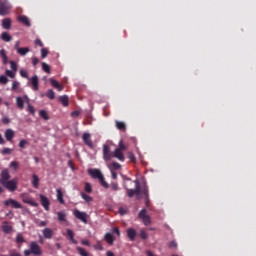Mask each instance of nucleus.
I'll return each instance as SVG.
<instances>
[{
	"label": "nucleus",
	"mask_w": 256,
	"mask_h": 256,
	"mask_svg": "<svg viewBox=\"0 0 256 256\" xmlns=\"http://www.w3.org/2000/svg\"><path fill=\"white\" fill-rule=\"evenodd\" d=\"M135 189H129V184L127 182H124V189L127 191L128 197H133L136 195L137 199H141V195H143L146 203V207H149V189L145 187L141 192V185L139 184V180H135Z\"/></svg>",
	"instance_id": "nucleus-1"
},
{
	"label": "nucleus",
	"mask_w": 256,
	"mask_h": 256,
	"mask_svg": "<svg viewBox=\"0 0 256 256\" xmlns=\"http://www.w3.org/2000/svg\"><path fill=\"white\" fill-rule=\"evenodd\" d=\"M88 174L92 177V179H98L100 185L104 187V189H109V184L107 181H105V176H103L101 170L97 168L89 169Z\"/></svg>",
	"instance_id": "nucleus-2"
},
{
	"label": "nucleus",
	"mask_w": 256,
	"mask_h": 256,
	"mask_svg": "<svg viewBox=\"0 0 256 256\" xmlns=\"http://www.w3.org/2000/svg\"><path fill=\"white\" fill-rule=\"evenodd\" d=\"M17 183H18L17 178H14L12 180H8V181L4 182L2 185L6 189H8V191L13 192V191H17Z\"/></svg>",
	"instance_id": "nucleus-3"
},
{
	"label": "nucleus",
	"mask_w": 256,
	"mask_h": 256,
	"mask_svg": "<svg viewBox=\"0 0 256 256\" xmlns=\"http://www.w3.org/2000/svg\"><path fill=\"white\" fill-rule=\"evenodd\" d=\"M74 217H76V219H79V221H81L82 223H85V225H87L88 221L87 219H89V215L86 214V212H81L79 210H74L73 212Z\"/></svg>",
	"instance_id": "nucleus-4"
},
{
	"label": "nucleus",
	"mask_w": 256,
	"mask_h": 256,
	"mask_svg": "<svg viewBox=\"0 0 256 256\" xmlns=\"http://www.w3.org/2000/svg\"><path fill=\"white\" fill-rule=\"evenodd\" d=\"M138 219H141L144 225H151V217L147 215V210L142 209L138 214Z\"/></svg>",
	"instance_id": "nucleus-5"
},
{
	"label": "nucleus",
	"mask_w": 256,
	"mask_h": 256,
	"mask_svg": "<svg viewBox=\"0 0 256 256\" xmlns=\"http://www.w3.org/2000/svg\"><path fill=\"white\" fill-rule=\"evenodd\" d=\"M9 11H11V4L7 0L0 2V15H9Z\"/></svg>",
	"instance_id": "nucleus-6"
},
{
	"label": "nucleus",
	"mask_w": 256,
	"mask_h": 256,
	"mask_svg": "<svg viewBox=\"0 0 256 256\" xmlns=\"http://www.w3.org/2000/svg\"><path fill=\"white\" fill-rule=\"evenodd\" d=\"M30 250L32 252V255H43V251L41 250V246L37 242H31L30 245Z\"/></svg>",
	"instance_id": "nucleus-7"
},
{
	"label": "nucleus",
	"mask_w": 256,
	"mask_h": 256,
	"mask_svg": "<svg viewBox=\"0 0 256 256\" xmlns=\"http://www.w3.org/2000/svg\"><path fill=\"white\" fill-rule=\"evenodd\" d=\"M21 199L23 203H26L27 205H31V207H39V204L33 201V199H31V197H29V195L27 194H22Z\"/></svg>",
	"instance_id": "nucleus-8"
},
{
	"label": "nucleus",
	"mask_w": 256,
	"mask_h": 256,
	"mask_svg": "<svg viewBox=\"0 0 256 256\" xmlns=\"http://www.w3.org/2000/svg\"><path fill=\"white\" fill-rule=\"evenodd\" d=\"M5 207H9L10 205H12V207L14 209H22L23 205H21V203H19L17 200L15 199H8L4 202Z\"/></svg>",
	"instance_id": "nucleus-9"
},
{
	"label": "nucleus",
	"mask_w": 256,
	"mask_h": 256,
	"mask_svg": "<svg viewBox=\"0 0 256 256\" xmlns=\"http://www.w3.org/2000/svg\"><path fill=\"white\" fill-rule=\"evenodd\" d=\"M111 148L109 147V145L104 144L103 145V159L104 161H111Z\"/></svg>",
	"instance_id": "nucleus-10"
},
{
	"label": "nucleus",
	"mask_w": 256,
	"mask_h": 256,
	"mask_svg": "<svg viewBox=\"0 0 256 256\" xmlns=\"http://www.w3.org/2000/svg\"><path fill=\"white\" fill-rule=\"evenodd\" d=\"M40 202L42 207H44L45 211H49V206L51 205L49 198H47V196L43 194H40Z\"/></svg>",
	"instance_id": "nucleus-11"
},
{
	"label": "nucleus",
	"mask_w": 256,
	"mask_h": 256,
	"mask_svg": "<svg viewBox=\"0 0 256 256\" xmlns=\"http://www.w3.org/2000/svg\"><path fill=\"white\" fill-rule=\"evenodd\" d=\"M82 139H83L85 145H87L88 147L93 149V141L91 140V134H89L88 132H85L82 135Z\"/></svg>",
	"instance_id": "nucleus-12"
},
{
	"label": "nucleus",
	"mask_w": 256,
	"mask_h": 256,
	"mask_svg": "<svg viewBox=\"0 0 256 256\" xmlns=\"http://www.w3.org/2000/svg\"><path fill=\"white\" fill-rule=\"evenodd\" d=\"M112 157H115V159H118V161H125V156L123 155V151L118 148H116L114 152H112Z\"/></svg>",
	"instance_id": "nucleus-13"
},
{
	"label": "nucleus",
	"mask_w": 256,
	"mask_h": 256,
	"mask_svg": "<svg viewBox=\"0 0 256 256\" xmlns=\"http://www.w3.org/2000/svg\"><path fill=\"white\" fill-rule=\"evenodd\" d=\"M9 179H11V175L9 174V170H7V169L2 170L1 179H0L1 185L6 183Z\"/></svg>",
	"instance_id": "nucleus-14"
},
{
	"label": "nucleus",
	"mask_w": 256,
	"mask_h": 256,
	"mask_svg": "<svg viewBox=\"0 0 256 256\" xmlns=\"http://www.w3.org/2000/svg\"><path fill=\"white\" fill-rule=\"evenodd\" d=\"M42 235H43L44 239H53V235H55V233L53 232V229H51V228H44L42 230Z\"/></svg>",
	"instance_id": "nucleus-15"
},
{
	"label": "nucleus",
	"mask_w": 256,
	"mask_h": 256,
	"mask_svg": "<svg viewBox=\"0 0 256 256\" xmlns=\"http://www.w3.org/2000/svg\"><path fill=\"white\" fill-rule=\"evenodd\" d=\"M31 84L33 91H39V77L37 75L31 78Z\"/></svg>",
	"instance_id": "nucleus-16"
},
{
	"label": "nucleus",
	"mask_w": 256,
	"mask_h": 256,
	"mask_svg": "<svg viewBox=\"0 0 256 256\" xmlns=\"http://www.w3.org/2000/svg\"><path fill=\"white\" fill-rule=\"evenodd\" d=\"M127 236L130 239V241H135V237H137V231L133 228H129L127 230Z\"/></svg>",
	"instance_id": "nucleus-17"
},
{
	"label": "nucleus",
	"mask_w": 256,
	"mask_h": 256,
	"mask_svg": "<svg viewBox=\"0 0 256 256\" xmlns=\"http://www.w3.org/2000/svg\"><path fill=\"white\" fill-rule=\"evenodd\" d=\"M2 230L4 233H6V235H9V233H11V231H13V226L9 225V223L4 222L2 224Z\"/></svg>",
	"instance_id": "nucleus-18"
},
{
	"label": "nucleus",
	"mask_w": 256,
	"mask_h": 256,
	"mask_svg": "<svg viewBox=\"0 0 256 256\" xmlns=\"http://www.w3.org/2000/svg\"><path fill=\"white\" fill-rule=\"evenodd\" d=\"M0 56L2 59L3 65H7V63H9V58L7 57V52L5 51V49L0 50Z\"/></svg>",
	"instance_id": "nucleus-19"
},
{
	"label": "nucleus",
	"mask_w": 256,
	"mask_h": 256,
	"mask_svg": "<svg viewBox=\"0 0 256 256\" xmlns=\"http://www.w3.org/2000/svg\"><path fill=\"white\" fill-rule=\"evenodd\" d=\"M49 82L51 83L52 87H55V89H58L59 91H63V86L57 82V80L50 78Z\"/></svg>",
	"instance_id": "nucleus-20"
},
{
	"label": "nucleus",
	"mask_w": 256,
	"mask_h": 256,
	"mask_svg": "<svg viewBox=\"0 0 256 256\" xmlns=\"http://www.w3.org/2000/svg\"><path fill=\"white\" fill-rule=\"evenodd\" d=\"M67 237H69L70 241L74 243V245H77V240H75V233H73V230L67 229L66 230Z\"/></svg>",
	"instance_id": "nucleus-21"
},
{
	"label": "nucleus",
	"mask_w": 256,
	"mask_h": 256,
	"mask_svg": "<svg viewBox=\"0 0 256 256\" xmlns=\"http://www.w3.org/2000/svg\"><path fill=\"white\" fill-rule=\"evenodd\" d=\"M4 135L8 141H12L13 137H15V132L12 129H7Z\"/></svg>",
	"instance_id": "nucleus-22"
},
{
	"label": "nucleus",
	"mask_w": 256,
	"mask_h": 256,
	"mask_svg": "<svg viewBox=\"0 0 256 256\" xmlns=\"http://www.w3.org/2000/svg\"><path fill=\"white\" fill-rule=\"evenodd\" d=\"M115 123H116V128L119 131H125L127 129V125L125 124V122H121L119 120H116Z\"/></svg>",
	"instance_id": "nucleus-23"
},
{
	"label": "nucleus",
	"mask_w": 256,
	"mask_h": 256,
	"mask_svg": "<svg viewBox=\"0 0 256 256\" xmlns=\"http://www.w3.org/2000/svg\"><path fill=\"white\" fill-rule=\"evenodd\" d=\"M18 20L20 21V23L26 25V27H31V22L29 21V18L27 16H19Z\"/></svg>",
	"instance_id": "nucleus-24"
},
{
	"label": "nucleus",
	"mask_w": 256,
	"mask_h": 256,
	"mask_svg": "<svg viewBox=\"0 0 256 256\" xmlns=\"http://www.w3.org/2000/svg\"><path fill=\"white\" fill-rule=\"evenodd\" d=\"M30 51L31 49H29V47H22L17 50V53L18 55H21V57H25V55H27V53H29Z\"/></svg>",
	"instance_id": "nucleus-25"
},
{
	"label": "nucleus",
	"mask_w": 256,
	"mask_h": 256,
	"mask_svg": "<svg viewBox=\"0 0 256 256\" xmlns=\"http://www.w3.org/2000/svg\"><path fill=\"white\" fill-rule=\"evenodd\" d=\"M3 29H11V18H5L2 20Z\"/></svg>",
	"instance_id": "nucleus-26"
},
{
	"label": "nucleus",
	"mask_w": 256,
	"mask_h": 256,
	"mask_svg": "<svg viewBox=\"0 0 256 256\" xmlns=\"http://www.w3.org/2000/svg\"><path fill=\"white\" fill-rule=\"evenodd\" d=\"M58 101H60V103H62L64 107H67V105H69V97L67 95L60 96L58 98Z\"/></svg>",
	"instance_id": "nucleus-27"
},
{
	"label": "nucleus",
	"mask_w": 256,
	"mask_h": 256,
	"mask_svg": "<svg viewBox=\"0 0 256 256\" xmlns=\"http://www.w3.org/2000/svg\"><path fill=\"white\" fill-rule=\"evenodd\" d=\"M1 39H2V41H5L6 43H9V41H12L13 37H11V35H9V33L3 32L1 34Z\"/></svg>",
	"instance_id": "nucleus-28"
},
{
	"label": "nucleus",
	"mask_w": 256,
	"mask_h": 256,
	"mask_svg": "<svg viewBox=\"0 0 256 256\" xmlns=\"http://www.w3.org/2000/svg\"><path fill=\"white\" fill-rule=\"evenodd\" d=\"M105 241H107V243H108L109 245H113V242L115 241V238L113 237V234L107 233V234L105 235Z\"/></svg>",
	"instance_id": "nucleus-29"
},
{
	"label": "nucleus",
	"mask_w": 256,
	"mask_h": 256,
	"mask_svg": "<svg viewBox=\"0 0 256 256\" xmlns=\"http://www.w3.org/2000/svg\"><path fill=\"white\" fill-rule=\"evenodd\" d=\"M16 105H17L18 109H23L25 107V102L23 101V98L17 97Z\"/></svg>",
	"instance_id": "nucleus-30"
},
{
	"label": "nucleus",
	"mask_w": 256,
	"mask_h": 256,
	"mask_svg": "<svg viewBox=\"0 0 256 256\" xmlns=\"http://www.w3.org/2000/svg\"><path fill=\"white\" fill-rule=\"evenodd\" d=\"M58 221H67V214L63 211L57 212Z\"/></svg>",
	"instance_id": "nucleus-31"
},
{
	"label": "nucleus",
	"mask_w": 256,
	"mask_h": 256,
	"mask_svg": "<svg viewBox=\"0 0 256 256\" xmlns=\"http://www.w3.org/2000/svg\"><path fill=\"white\" fill-rule=\"evenodd\" d=\"M56 193H57V199L59 203L63 205V203H65V200H63V192L61 191V189H57Z\"/></svg>",
	"instance_id": "nucleus-32"
},
{
	"label": "nucleus",
	"mask_w": 256,
	"mask_h": 256,
	"mask_svg": "<svg viewBox=\"0 0 256 256\" xmlns=\"http://www.w3.org/2000/svg\"><path fill=\"white\" fill-rule=\"evenodd\" d=\"M32 179H33V181H32L33 187H35V189H39V177L34 174L32 176Z\"/></svg>",
	"instance_id": "nucleus-33"
},
{
	"label": "nucleus",
	"mask_w": 256,
	"mask_h": 256,
	"mask_svg": "<svg viewBox=\"0 0 256 256\" xmlns=\"http://www.w3.org/2000/svg\"><path fill=\"white\" fill-rule=\"evenodd\" d=\"M76 249H77L79 255H81V256H89V252L87 250H85L84 248L77 247Z\"/></svg>",
	"instance_id": "nucleus-34"
},
{
	"label": "nucleus",
	"mask_w": 256,
	"mask_h": 256,
	"mask_svg": "<svg viewBox=\"0 0 256 256\" xmlns=\"http://www.w3.org/2000/svg\"><path fill=\"white\" fill-rule=\"evenodd\" d=\"M81 197L82 199H84V201H86V203H91V201H93V198L83 192H81Z\"/></svg>",
	"instance_id": "nucleus-35"
},
{
	"label": "nucleus",
	"mask_w": 256,
	"mask_h": 256,
	"mask_svg": "<svg viewBox=\"0 0 256 256\" xmlns=\"http://www.w3.org/2000/svg\"><path fill=\"white\" fill-rule=\"evenodd\" d=\"M39 115L40 117H42V119H44L45 121H49V116L47 115V112L45 110H40L39 111Z\"/></svg>",
	"instance_id": "nucleus-36"
},
{
	"label": "nucleus",
	"mask_w": 256,
	"mask_h": 256,
	"mask_svg": "<svg viewBox=\"0 0 256 256\" xmlns=\"http://www.w3.org/2000/svg\"><path fill=\"white\" fill-rule=\"evenodd\" d=\"M42 69L45 71V73H51V67L45 62L42 63Z\"/></svg>",
	"instance_id": "nucleus-37"
},
{
	"label": "nucleus",
	"mask_w": 256,
	"mask_h": 256,
	"mask_svg": "<svg viewBox=\"0 0 256 256\" xmlns=\"http://www.w3.org/2000/svg\"><path fill=\"white\" fill-rule=\"evenodd\" d=\"M2 155H11L13 153V149L11 148H4L1 150Z\"/></svg>",
	"instance_id": "nucleus-38"
},
{
	"label": "nucleus",
	"mask_w": 256,
	"mask_h": 256,
	"mask_svg": "<svg viewBox=\"0 0 256 256\" xmlns=\"http://www.w3.org/2000/svg\"><path fill=\"white\" fill-rule=\"evenodd\" d=\"M46 96H47L49 99L53 100V99H55V92H54L53 90L49 89V90L47 91V93H46Z\"/></svg>",
	"instance_id": "nucleus-39"
},
{
	"label": "nucleus",
	"mask_w": 256,
	"mask_h": 256,
	"mask_svg": "<svg viewBox=\"0 0 256 256\" xmlns=\"http://www.w3.org/2000/svg\"><path fill=\"white\" fill-rule=\"evenodd\" d=\"M0 83L2 85H7V83H9V79L7 78V76L5 75L0 76Z\"/></svg>",
	"instance_id": "nucleus-40"
},
{
	"label": "nucleus",
	"mask_w": 256,
	"mask_h": 256,
	"mask_svg": "<svg viewBox=\"0 0 256 256\" xmlns=\"http://www.w3.org/2000/svg\"><path fill=\"white\" fill-rule=\"evenodd\" d=\"M16 243H25V238H23V235L17 234L16 236Z\"/></svg>",
	"instance_id": "nucleus-41"
},
{
	"label": "nucleus",
	"mask_w": 256,
	"mask_h": 256,
	"mask_svg": "<svg viewBox=\"0 0 256 256\" xmlns=\"http://www.w3.org/2000/svg\"><path fill=\"white\" fill-rule=\"evenodd\" d=\"M20 75H21L24 79H29V74H28L27 70H25V69H21V70H20Z\"/></svg>",
	"instance_id": "nucleus-42"
},
{
	"label": "nucleus",
	"mask_w": 256,
	"mask_h": 256,
	"mask_svg": "<svg viewBox=\"0 0 256 256\" xmlns=\"http://www.w3.org/2000/svg\"><path fill=\"white\" fill-rule=\"evenodd\" d=\"M128 159H130L132 163H135L137 161L135 154H133L132 152H128Z\"/></svg>",
	"instance_id": "nucleus-43"
},
{
	"label": "nucleus",
	"mask_w": 256,
	"mask_h": 256,
	"mask_svg": "<svg viewBox=\"0 0 256 256\" xmlns=\"http://www.w3.org/2000/svg\"><path fill=\"white\" fill-rule=\"evenodd\" d=\"M84 191H86V193H93V189L91 188V184L85 183Z\"/></svg>",
	"instance_id": "nucleus-44"
},
{
	"label": "nucleus",
	"mask_w": 256,
	"mask_h": 256,
	"mask_svg": "<svg viewBox=\"0 0 256 256\" xmlns=\"http://www.w3.org/2000/svg\"><path fill=\"white\" fill-rule=\"evenodd\" d=\"M35 223L38 225V227H47V221L36 220Z\"/></svg>",
	"instance_id": "nucleus-45"
},
{
	"label": "nucleus",
	"mask_w": 256,
	"mask_h": 256,
	"mask_svg": "<svg viewBox=\"0 0 256 256\" xmlns=\"http://www.w3.org/2000/svg\"><path fill=\"white\" fill-rule=\"evenodd\" d=\"M19 85H21V83H19L18 81H13L12 91H17V89H19Z\"/></svg>",
	"instance_id": "nucleus-46"
},
{
	"label": "nucleus",
	"mask_w": 256,
	"mask_h": 256,
	"mask_svg": "<svg viewBox=\"0 0 256 256\" xmlns=\"http://www.w3.org/2000/svg\"><path fill=\"white\" fill-rule=\"evenodd\" d=\"M118 149H120V151H127V146L123 144V140H120Z\"/></svg>",
	"instance_id": "nucleus-47"
},
{
	"label": "nucleus",
	"mask_w": 256,
	"mask_h": 256,
	"mask_svg": "<svg viewBox=\"0 0 256 256\" xmlns=\"http://www.w3.org/2000/svg\"><path fill=\"white\" fill-rule=\"evenodd\" d=\"M10 67L14 73H17V64L14 61H10Z\"/></svg>",
	"instance_id": "nucleus-48"
},
{
	"label": "nucleus",
	"mask_w": 256,
	"mask_h": 256,
	"mask_svg": "<svg viewBox=\"0 0 256 256\" xmlns=\"http://www.w3.org/2000/svg\"><path fill=\"white\" fill-rule=\"evenodd\" d=\"M7 77H10L11 79H15V72L11 70H6Z\"/></svg>",
	"instance_id": "nucleus-49"
},
{
	"label": "nucleus",
	"mask_w": 256,
	"mask_h": 256,
	"mask_svg": "<svg viewBox=\"0 0 256 256\" xmlns=\"http://www.w3.org/2000/svg\"><path fill=\"white\" fill-rule=\"evenodd\" d=\"M111 167L117 171V170L121 169V164H119L117 162H112Z\"/></svg>",
	"instance_id": "nucleus-50"
},
{
	"label": "nucleus",
	"mask_w": 256,
	"mask_h": 256,
	"mask_svg": "<svg viewBox=\"0 0 256 256\" xmlns=\"http://www.w3.org/2000/svg\"><path fill=\"white\" fill-rule=\"evenodd\" d=\"M122 178H123V181L124 183H127V185H132L133 182H131V178L125 176V175H122Z\"/></svg>",
	"instance_id": "nucleus-51"
},
{
	"label": "nucleus",
	"mask_w": 256,
	"mask_h": 256,
	"mask_svg": "<svg viewBox=\"0 0 256 256\" xmlns=\"http://www.w3.org/2000/svg\"><path fill=\"white\" fill-rule=\"evenodd\" d=\"M140 237L141 239H148L149 235L147 234V232H145V230H141Z\"/></svg>",
	"instance_id": "nucleus-52"
},
{
	"label": "nucleus",
	"mask_w": 256,
	"mask_h": 256,
	"mask_svg": "<svg viewBox=\"0 0 256 256\" xmlns=\"http://www.w3.org/2000/svg\"><path fill=\"white\" fill-rule=\"evenodd\" d=\"M47 55H49V51H47V49L43 48L41 50V57H42V59H45V57H47Z\"/></svg>",
	"instance_id": "nucleus-53"
},
{
	"label": "nucleus",
	"mask_w": 256,
	"mask_h": 256,
	"mask_svg": "<svg viewBox=\"0 0 256 256\" xmlns=\"http://www.w3.org/2000/svg\"><path fill=\"white\" fill-rule=\"evenodd\" d=\"M29 142H27V140H21L20 142H19V147L21 148V149H25V145H27Z\"/></svg>",
	"instance_id": "nucleus-54"
},
{
	"label": "nucleus",
	"mask_w": 256,
	"mask_h": 256,
	"mask_svg": "<svg viewBox=\"0 0 256 256\" xmlns=\"http://www.w3.org/2000/svg\"><path fill=\"white\" fill-rule=\"evenodd\" d=\"M10 167H12L13 169H17L19 167V162L17 161H12L10 163Z\"/></svg>",
	"instance_id": "nucleus-55"
},
{
	"label": "nucleus",
	"mask_w": 256,
	"mask_h": 256,
	"mask_svg": "<svg viewBox=\"0 0 256 256\" xmlns=\"http://www.w3.org/2000/svg\"><path fill=\"white\" fill-rule=\"evenodd\" d=\"M3 125H9L11 123V120L8 117L2 118Z\"/></svg>",
	"instance_id": "nucleus-56"
},
{
	"label": "nucleus",
	"mask_w": 256,
	"mask_h": 256,
	"mask_svg": "<svg viewBox=\"0 0 256 256\" xmlns=\"http://www.w3.org/2000/svg\"><path fill=\"white\" fill-rule=\"evenodd\" d=\"M94 249H97L98 251H103V246L101 245V242H98L96 245H94Z\"/></svg>",
	"instance_id": "nucleus-57"
},
{
	"label": "nucleus",
	"mask_w": 256,
	"mask_h": 256,
	"mask_svg": "<svg viewBox=\"0 0 256 256\" xmlns=\"http://www.w3.org/2000/svg\"><path fill=\"white\" fill-rule=\"evenodd\" d=\"M111 188L113 189V191H119V186L115 182L111 183Z\"/></svg>",
	"instance_id": "nucleus-58"
},
{
	"label": "nucleus",
	"mask_w": 256,
	"mask_h": 256,
	"mask_svg": "<svg viewBox=\"0 0 256 256\" xmlns=\"http://www.w3.org/2000/svg\"><path fill=\"white\" fill-rule=\"evenodd\" d=\"M29 113H31L32 115H35V108H33V106L28 105V109Z\"/></svg>",
	"instance_id": "nucleus-59"
},
{
	"label": "nucleus",
	"mask_w": 256,
	"mask_h": 256,
	"mask_svg": "<svg viewBox=\"0 0 256 256\" xmlns=\"http://www.w3.org/2000/svg\"><path fill=\"white\" fill-rule=\"evenodd\" d=\"M10 256H21V253L15 251V250H12V251L10 252Z\"/></svg>",
	"instance_id": "nucleus-60"
},
{
	"label": "nucleus",
	"mask_w": 256,
	"mask_h": 256,
	"mask_svg": "<svg viewBox=\"0 0 256 256\" xmlns=\"http://www.w3.org/2000/svg\"><path fill=\"white\" fill-rule=\"evenodd\" d=\"M169 247H171L172 249H176L177 248V242H175V241L170 242Z\"/></svg>",
	"instance_id": "nucleus-61"
},
{
	"label": "nucleus",
	"mask_w": 256,
	"mask_h": 256,
	"mask_svg": "<svg viewBox=\"0 0 256 256\" xmlns=\"http://www.w3.org/2000/svg\"><path fill=\"white\" fill-rule=\"evenodd\" d=\"M81 243L82 245H86V247H91V243L88 240H82Z\"/></svg>",
	"instance_id": "nucleus-62"
},
{
	"label": "nucleus",
	"mask_w": 256,
	"mask_h": 256,
	"mask_svg": "<svg viewBox=\"0 0 256 256\" xmlns=\"http://www.w3.org/2000/svg\"><path fill=\"white\" fill-rule=\"evenodd\" d=\"M37 63H39V59H37V57L32 58V65H34V67Z\"/></svg>",
	"instance_id": "nucleus-63"
},
{
	"label": "nucleus",
	"mask_w": 256,
	"mask_h": 256,
	"mask_svg": "<svg viewBox=\"0 0 256 256\" xmlns=\"http://www.w3.org/2000/svg\"><path fill=\"white\" fill-rule=\"evenodd\" d=\"M31 254H33V252H31V248L29 250H24V255L25 256H29Z\"/></svg>",
	"instance_id": "nucleus-64"
}]
</instances>
